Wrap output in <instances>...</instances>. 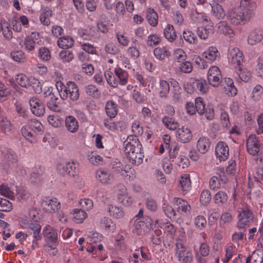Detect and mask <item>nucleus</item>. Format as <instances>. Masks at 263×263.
Wrapping results in <instances>:
<instances>
[{"label":"nucleus","instance_id":"nucleus-59","mask_svg":"<svg viewBox=\"0 0 263 263\" xmlns=\"http://www.w3.org/2000/svg\"><path fill=\"white\" fill-rule=\"evenodd\" d=\"M16 81L21 86L27 88L29 87L28 81L30 80V77H28L23 73H20L16 76Z\"/></svg>","mask_w":263,"mask_h":263},{"label":"nucleus","instance_id":"nucleus-50","mask_svg":"<svg viewBox=\"0 0 263 263\" xmlns=\"http://www.w3.org/2000/svg\"><path fill=\"white\" fill-rule=\"evenodd\" d=\"M2 29L4 38L7 41H10L13 38V32L10 25L6 21H4V25Z\"/></svg>","mask_w":263,"mask_h":263},{"label":"nucleus","instance_id":"nucleus-61","mask_svg":"<svg viewBox=\"0 0 263 263\" xmlns=\"http://www.w3.org/2000/svg\"><path fill=\"white\" fill-rule=\"evenodd\" d=\"M11 57L14 61L19 63L25 62L26 59L25 53L21 50L12 51Z\"/></svg>","mask_w":263,"mask_h":263},{"label":"nucleus","instance_id":"nucleus-37","mask_svg":"<svg viewBox=\"0 0 263 263\" xmlns=\"http://www.w3.org/2000/svg\"><path fill=\"white\" fill-rule=\"evenodd\" d=\"M108 211L109 215L114 218L119 219L122 218L124 215V212L122 208L117 206L116 205H109Z\"/></svg>","mask_w":263,"mask_h":263},{"label":"nucleus","instance_id":"nucleus-2","mask_svg":"<svg viewBox=\"0 0 263 263\" xmlns=\"http://www.w3.org/2000/svg\"><path fill=\"white\" fill-rule=\"evenodd\" d=\"M124 148L125 154L130 162L139 165L143 162L144 155L141 152L142 145L137 138L127 141Z\"/></svg>","mask_w":263,"mask_h":263},{"label":"nucleus","instance_id":"nucleus-41","mask_svg":"<svg viewBox=\"0 0 263 263\" xmlns=\"http://www.w3.org/2000/svg\"><path fill=\"white\" fill-rule=\"evenodd\" d=\"M52 15V11L49 7L44 8L40 17L41 22L44 25H49L50 23V18Z\"/></svg>","mask_w":263,"mask_h":263},{"label":"nucleus","instance_id":"nucleus-19","mask_svg":"<svg viewBox=\"0 0 263 263\" xmlns=\"http://www.w3.org/2000/svg\"><path fill=\"white\" fill-rule=\"evenodd\" d=\"M119 190L117 193V198L119 202L125 206H129L133 203V199L129 196L127 190L123 185L118 186Z\"/></svg>","mask_w":263,"mask_h":263},{"label":"nucleus","instance_id":"nucleus-13","mask_svg":"<svg viewBox=\"0 0 263 263\" xmlns=\"http://www.w3.org/2000/svg\"><path fill=\"white\" fill-rule=\"evenodd\" d=\"M228 179L224 173L217 174L216 176H213L210 180L209 185L211 189L217 190L224 187Z\"/></svg>","mask_w":263,"mask_h":263},{"label":"nucleus","instance_id":"nucleus-7","mask_svg":"<svg viewBox=\"0 0 263 263\" xmlns=\"http://www.w3.org/2000/svg\"><path fill=\"white\" fill-rule=\"evenodd\" d=\"M229 64L238 70H240L243 60L242 52L237 47L231 49L228 55Z\"/></svg>","mask_w":263,"mask_h":263},{"label":"nucleus","instance_id":"nucleus-10","mask_svg":"<svg viewBox=\"0 0 263 263\" xmlns=\"http://www.w3.org/2000/svg\"><path fill=\"white\" fill-rule=\"evenodd\" d=\"M41 43L42 40L40 33L34 31L25 37L24 41V46L27 51L30 52L34 50L36 44L40 45Z\"/></svg>","mask_w":263,"mask_h":263},{"label":"nucleus","instance_id":"nucleus-35","mask_svg":"<svg viewBox=\"0 0 263 263\" xmlns=\"http://www.w3.org/2000/svg\"><path fill=\"white\" fill-rule=\"evenodd\" d=\"M162 122L164 126L171 130H175L179 126V123L173 117L164 116L162 119Z\"/></svg>","mask_w":263,"mask_h":263},{"label":"nucleus","instance_id":"nucleus-6","mask_svg":"<svg viewBox=\"0 0 263 263\" xmlns=\"http://www.w3.org/2000/svg\"><path fill=\"white\" fill-rule=\"evenodd\" d=\"M158 221L159 220H156L154 223L149 217L137 218L135 221L134 229L138 234L141 235L148 229L156 228Z\"/></svg>","mask_w":263,"mask_h":263},{"label":"nucleus","instance_id":"nucleus-34","mask_svg":"<svg viewBox=\"0 0 263 263\" xmlns=\"http://www.w3.org/2000/svg\"><path fill=\"white\" fill-rule=\"evenodd\" d=\"M195 16V21L198 23L202 24L205 27H213V24L210 21L209 17L203 13H193L192 14V18L194 19Z\"/></svg>","mask_w":263,"mask_h":263},{"label":"nucleus","instance_id":"nucleus-12","mask_svg":"<svg viewBox=\"0 0 263 263\" xmlns=\"http://www.w3.org/2000/svg\"><path fill=\"white\" fill-rule=\"evenodd\" d=\"M114 118H105L103 120V125L105 128L111 132L118 133L125 128V123L124 121L120 120L114 121Z\"/></svg>","mask_w":263,"mask_h":263},{"label":"nucleus","instance_id":"nucleus-30","mask_svg":"<svg viewBox=\"0 0 263 263\" xmlns=\"http://www.w3.org/2000/svg\"><path fill=\"white\" fill-rule=\"evenodd\" d=\"M48 100L47 101V107L51 110L59 112L61 110V107L57 101L58 98L55 97L53 93L51 92L48 96Z\"/></svg>","mask_w":263,"mask_h":263},{"label":"nucleus","instance_id":"nucleus-31","mask_svg":"<svg viewBox=\"0 0 263 263\" xmlns=\"http://www.w3.org/2000/svg\"><path fill=\"white\" fill-rule=\"evenodd\" d=\"M228 198V195L226 192L220 191L214 195L213 201L216 205L223 206L227 204Z\"/></svg>","mask_w":263,"mask_h":263},{"label":"nucleus","instance_id":"nucleus-49","mask_svg":"<svg viewBox=\"0 0 263 263\" xmlns=\"http://www.w3.org/2000/svg\"><path fill=\"white\" fill-rule=\"evenodd\" d=\"M27 124L34 133L41 134L43 132V126L42 123L36 119L29 121Z\"/></svg>","mask_w":263,"mask_h":263},{"label":"nucleus","instance_id":"nucleus-47","mask_svg":"<svg viewBox=\"0 0 263 263\" xmlns=\"http://www.w3.org/2000/svg\"><path fill=\"white\" fill-rule=\"evenodd\" d=\"M263 253L261 251H254L246 259V263H262Z\"/></svg>","mask_w":263,"mask_h":263},{"label":"nucleus","instance_id":"nucleus-46","mask_svg":"<svg viewBox=\"0 0 263 263\" xmlns=\"http://www.w3.org/2000/svg\"><path fill=\"white\" fill-rule=\"evenodd\" d=\"M262 39V34L257 31H253L250 33L248 37V43L250 45H254L260 42Z\"/></svg>","mask_w":263,"mask_h":263},{"label":"nucleus","instance_id":"nucleus-15","mask_svg":"<svg viewBox=\"0 0 263 263\" xmlns=\"http://www.w3.org/2000/svg\"><path fill=\"white\" fill-rule=\"evenodd\" d=\"M135 78L143 87H145L146 90L148 92H151L154 88L156 83V80L153 77L147 76L146 77H144L141 74L136 73Z\"/></svg>","mask_w":263,"mask_h":263},{"label":"nucleus","instance_id":"nucleus-55","mask_svg":"<svg viewBox=\"0 0 263 263\" xmlns=\"http://www.w3.org/2000/svg\"><path fill=\"white\" fill-rule=\"evenodd\" d=\"M0 194L11 200L14 199L13 192L7 185L5 184L0 185Z\"/></svg>","mask_w":263,"mask_h":263},{"label":"nucleus","instance_id":"nucleus-32","mask_svg":"<svg viewBox=\"0 0 263 263\" xmlns=\"http://www.w3.org/2000/svg\"><path fill=\"white\" fill-rule=\"evenodd\" d=\"M169 83L164 80H160L159 83L158 92L160 98L166 99L170 93Z\"/></svg>","mask_w":263,"mask_h":263},{"label":"nucleus","instance_id":"nucleus-64","mask_svg":"<svg viewBox=\"0 0 263 263\" xmlns=\"http://www.w3.org/2000/svg\"><path fill=\"white\" fill-rule=\"evenodd\" d=\"M211 200L210 192L208 190L202 191L200 196V201L203 205H207Z\"/></svg>","mask_w":263,"mask_h":263},{"label":"nucleus","instance_id":"nucleus-60","mask_svg":"<svg viewBox=\"0 0 263 263\" xmlns=\"http://www.w3.org/2000/svg\"><path fill=\"white\" fill-rule=\"evenodd\" d=\"M29 87L31 86L35 92L40 93L41 91L42 87L39 80L34 77H30V80L28 81Z\"/></svg>","mask_w":263,"mask_h":263},{"label":"nucleus","instance_id":"nucleus-16","mask_svg":"<svg viewBox=\"0 0 263 263\" xmlns=\"http://www.w3.org/2000/svg\"><path fill=\"white\" fill-rule=\"evenodd\" d=\"M31 110L37 117L43 116L45 112L44 104L39 99L32 98L29 101Z\"/></svg>","mask_w":263,"mask_h":263},{"label":"nucleus","instance_id":"nucleus-42","mask_svg":"<svg viewBox=\"0 0 263 263\" xmlns=\"http://www.w3.org/2000/svg\"><path fill=\"white\" fill-rule=\"evenodd\" d=\"M212 13L217 19H223L226 16V12L221 5L215 3L212 5Z\"/></svg>","mask_w":263,"mask_h":263},{"label":"nucleus","instance_id":"nucleus-24","mask_svg":"<svg viewBox=\"0 0 263 263\" xmlns=\"http://www.w3.org/2000/svg\"><path fill=\"white\" fill-rule=\"evenodd\" d=\"M223 88L228 96H235L237 95V89L234 85L233 80L230 78H226L223 84Z\"/></svg>","mask_w":263,"mask_h":263},{"label":"nucleus","instance_id":"nucleus-38","mask_svg":"<svg viewBox=\"0 0 263 263\" xmlns=\"http://www.w3.org/2000/svg\"><path fill=\"white\" fill-rule=\"evenodd\" d=\"M73 220L77 223H81L87 217V214L82 209H74L72 210Z\"/></svg>","mask_w":263,"mask_h":263},{"label":"nucleus","instance_id":"nucleus-5","mask_svg":"<svg viewBox=\"0 0 263 263\" xmlns=\"http://www.w3.org/2000/svg\"><path fill=\"white\" fill-rule=\"evenodd\" d=\"M61 90H58L61 98L65 100L67 98H70L71 100L75 101L79 97V90L76 84L71 81L66 83V85H63Z\"/></svg>","mask_w":263,"mask_h":263},{"label":"nucleus","instance_id":"nucleus-11","mask_svg":"<svg viewBox=\"0 0 263 263\" xmlns=\"http://www.w3.org/2000/svg\"><path fill=\"white\" fill-rule=\"evenodd\" d=\"M41 206L45 212L53 213L60 209L61 205L60 202L57 198L45 197L42 201Z\"/></svg>","mask_w":263,"mask_h":263},{"label":"nucleus","instance_id":"nucleus-53","mask_svg":"<svg viewBox=\"0 0 263 263\" xmlns=\"http://www.w3.org/2000/svg\"><path fill=\"white\" fill-rule=\"evenodd\" d=\"M174 60L178 62H181L185 61L187 55L185 51L180 48L175 49L173 52Z\"/></svg>","mask_w":263,"mask_h":263},{"label":"nucleus","instance_id":"nucleus-18","mask_svg":"<svg viewBox=\"0 0 263 263\" xmlns=\"http://www.w3.org/2000/svg\"><path fill=\"white\" fill-rule=\"evenodd\" d=\"M215 154L220 161H225L229 155V149L227 144L222 141H220L216 145Z\"/></svg>","mask_w":263,"mask_h":263},{"label":"nucleus","instance_id":"nucleus-26","mask_svg":"<svg viewBox=\"0 0 263 263\" xmlns=\"http://www.w3.org/2000/svg\"><path fill=\"white\" fill-rule=\"evenodd\" d=\"M96 178L103 184H108L113 180V176L110 172L100 169L96 172Z\"/></svg>","mask_w":263,"mask_h":263},{"label":"nucleus","instance_id":"nucleus-28","mask_svg":"<svg viewBox=\"0 0 263 263\" xmlns=\"http://www.w3.org/2000/svg\"><path fill=\"white\" fill-rule=\"evenodd\" d=\"M170 83L172 86L171 93L173 100L175 102H178L181 99L182 89L179 83L176 80L172 79Z\"/></svg>","mask_w":263,"mask_h":263},{"label":"nucleus","instance_id":"nucleus-23","mask_svg":"<svg viewBox=\"0 0 263 263\" xmlns=\"http://www.w3.org/2000/svg\"><path fill=\"white\" fill-rule=\"evenodd\" d=\"M216 30L217 32L223 34L229 37H232L234 35L233 29L226 21H220L216 26Z\"/></svg>","mask_w":263,"mask_h":263},{"label":"nucleus","instance_id":"nucleus-44","mask_svg":"<svg viewBox=\"0 0 263 263\" xmlns=\"http://www.w3.org/2000/svg\"><path fill=\"white\" fill-rule=\"evenodd\" d=\"M146 19L149 25L153 27H155L158 24V16L157 13L153 9L149 8L147 9Z\"/></svg>","mask_w":263,"mask_h":263},{"label":"nucleus","instance_id":"nucleus-20","mask_svg":"<svg viewBox=\"0 0 263 263\" xmlns=\"http://www.w3.org/2000/svg\"><path fill=\"white\" fill-rule=\"evenodd\" d=\"M43 234L46 242L58 241V231L49 225H47L43 228Z\"/></svg>","mask_w":263,"mask_h":263},{"label":"nucleus","instance_id":"nucleus-62","mask_svg":"<svg viewBox=\"0 0 263 263\" xmlns=\"http://www.w3.org/2000/svg\"><path fill=\"white\" fill-rule=\"evenodd\" d=\"M233 220L232 214L229 212H224L222 213L219 223L220 225H224L231 223Z\"/></svg>","mask_w":263,"mask_h":263},{"label":"nucleus","instance_id":"nucleus-29","mask_svg":"<svg viewBox=\"0 0 263 263\" xmlns=\"http://www.w3.org/2000/svg\"><path fill=\"white\" fill-rule=\"evenodd\" d=\"M65 126L66 129L70 133H76L79 129V123L77 120L72 116H68L65 118Z\"/></svg>","mask_w":263,"mask_h":263},{"label":"nucleus","instance_id":"nucleus-9","mask_svg":"<svg viewBox=\"0 0 263 263\" xmlns=\"http://www.w3.org/2000/svg\"><path fill=\"white\" fill-rule=\"evenodd\" d=\"M206 78L210 85L215 87H218L222 78V74L219 68L217 66H211L208 70Z\"/></svg>","mask_w":263,"mask_h":263},{"label":"nucleus","instance_id":"nucleus-14","mask_svg":"<svg viewBox=\"0 0 263 263\" xmlns=\"http://www.w3.org/2000/svg\"><path fill=\"white\" fill-rule=\"evenodd\" d=\"M261 144L259 143L255 135H250L247 139V151L251 155L255 156Z\"/></svg>","mask_w":263,"mask_h":263},{"label":"nucleus","instance_id":"nucleus-48","mask_svg":"<svg viewBox=\"0 0 263 263\" xmlns=\"http://www.w3.org/2000/svg\"><path fill=\"white\" fill-rule=\"evenodd\" d=\"M87 158L90 163L93 165L102 164L103 162V158L96 152H89Z\"/></svg>","mask_w":263,"mask_h":263},{"label":"nucleus","instance_id":"nucleus-52","mask_svg":"<svg viewBox=\"0 0 263 263\" xmlns=\"http://www.w3.org/2000/svg\"><path fill=\"white\" fill-rule=\"evenodd\" d=\"M12 209L13 205L10 201L0 197V211L9 212Z\"/></svg>","mask_w":263,"mask_h":263},{"label":"nucleus","instance_id":"nucleus-4","mask_svg":"<svg viewBox=\"0 0 263 263\" xmlns=\"http://www.w3.org/2000/svg\"><path fill=\"white\" fill-rule=\"evenodd\" d=\"M236 211L238 212V226L239 228H243L252 222V212L246 204H242L241 207L237 208Z\"/></svg>","mask_w":263,"mask_h":263},{"label":"nucleus","instance_id":"nucleus-3","mask_svg":"<svg viewBox=\"0 0 263 263\" xmlns=\"http://www.w3.org/2000/svg\"><path fill=\"white\" fill-rule=\"evenodd\" d=\"M175 256L181 263H189L193 259L191 250L181 241H177L175 244Z\"/></svg>","mask_w":263,"mask_h":263},{"label":"nucleus","instance_id":"nucleus-22","mask_svg":"<svg viewBox=\"0 0 263 263\" xmlns=\"http://www.w3.org/2000/svg\"><path fill=\"white\" fill-rule=\"evenodd\" d=\"M211 145L209 139L206 137H200L196 143L197 151L201 154H205L209 150Z\"/></svg>","mask_w":263,"mask_h":263},{"label":"nucleus","instance_id":"nucleus-27","mask_svg":"<svg viewBox=\"0 0 263 263\" xmlns=\"http://www.w3.org/2000/svg\"><path fill=\"white\" fill-rule=\"evenodd\" d=\"M114 72L118 84L124 86L127 83L128 75L126 71L120 67H116L114 69Z\"/></svg>","mask_w":263,"mask_h":263},{"label":"nucleus","instance_id":"nucleus-36","mask_svg":"<svg viewBox=\"0 0 263 263\" xmlns=\"http://www.w3.org/2000/svg\"><path fill=\"white\" fill-rule=\"evenodd\" d=\"M154 54L157 59L163 60L166 58L169 57L171 53L166 47L162 46L156 48L154 50Z\"/></svg>","mask_w":263,"mask_h":263},{"label":"nucleus","instance_id":"nucleus-58","mask_svg":"<svg viewBox=\"0 0 263 263\" xmlns=\"http://www.w3.org/2000/svg\"><path fill=\"white\" fill-rule=\"evenodd\" d=\"M183 37L186 42L191 44H196L197 43L195 34L190 31H184Z\"/></svg>","mask_w":263,"mask_h":263},{"label":"nucleus","instance_id":"nucleus-25","mask_svg":"<svg viewBox=\"0 0 263 263\" xmlns=\"http://www.w3.org/2000/svg\"><path fill=\"white\" fill-rule=\"evenodd\" d=\"M173 203L176 206L177 212L180 214L185 213L191 210V206L187 202L180 198H174Z\"/></svg>","mask_w":263,"mask_h":263},{"label":"nucleus","instance_id":"nucleus-43","mask_svg":"<svg viewBox=\"0 0 263 263\" xmlns=\"http://www.w3.org/2000/svg\"><path fill=\"white\" fill-rule=\"evenodd\" d=\"M74 44V40L68 36H65L59 39L58 45L59 47L63 49H67L71 47Z\"/></svg>","mask_w":263,"mask_h":263},{"label":"nucleus","instance_id":"nucleus-54","mask_svg":"<svg viewBox=\"0 0 263 263\" xmlns=\"http://www.w3.org/2000/svg\"><path fill=\"white\" fill-rule=\"evenodd\" d=\"M112 167L114 171L120 173L123 177H125L127 173V171L125 167H124L121 163L117 160L112 163Z\"/></svg>","mask_w":263,"mask_h":263},{"label":"nucleus","instance_id":"nucleus-45","mask_svg":"<svg viewBox=\"0 0 263 263\" xmlns=\"http://www.w3.org/2000/svg\"><path fill=\"white\" fill-rule=\"evenodd\" d=\"M196 86V91H198L201 94L206 93L209 90V85L204 80H196L194 82Z\"/></svg>","mask_w":263,"mask_h":263},{"label":"nucleus","instance_id":"nucleus-1","mask_svg":"<svg viewBox=\"0 0 263 263\" xmlns=\"http://www.w3.org/2000/svg\"><path fill=\"white\" fill-rule=\"evenodd\" d=\"M256 4L251 0H241L239 7L230 10L228 17L231 23L235 25L248 22L253 14Z\"/></svg>","mask_w":263,"mask_h":263},{"label":"nucleus","instance_id":"nucleus-57","mask_svg":"<svg viewBox=\"0 0 263 263\" xmlns=\"http://www.w3.org/2000/svg\"><path fill=\"white\" fill-rule=\"evenodd\" d=\"M194 223L196 228L202 230L205 227L207 224L206 220L204 216L198 215L194 220Z\"/></svg>","mask_w":263,"mask_h":263},{"label":"nucleus","instance_id":"nucleus-21","mask_svg":"<svg viewBox=\"0 0 263 263\" xmlns=\"http://www.w3.org/2000/svg\"><path fill=\"white\" fill-rule=\"evenodd\" d=\"M178 187L183 195L190 191L191 188V181L189 175L184 174L180 177Z\"/></svg>","mask_w":263,"mask_h":263},{"label":"nucleus","instance_id":"nucleus-63","mask_svg":"<svg viewBox=\"0 0 263 263\" xmlns=\"http://www.w3.org/2000/svg\"><path fill=\"white\" fill-rule=\"evenodd\" d=\"M79 204L83 210L89 211L91 210L93 206V202L91 199L88 198L81 199L79 201Z\"/></svg>","mask_w":263,"mask_h":263},{"label":"nucleus","instance_id":"nucleus-17","mask_svg":"<svg viewBox=\"0 0 263 263\" xmlns=\"http://www.w3.org/2000/svg\"><path fill=\"white\" fill-rule=\"evenodd\" d=\"M176 136L177 139L183 143L190 142L193 137L190 128L186 126H182L178 128L176 130Z\"/></svg>","mask_w":263,"mask_h":263},{"label":"nucleus","instance_id":"nucleus-39","mask_svg":"<svg viewBox=\"0 0 263 263\" xmlns=\"http://www.w3.org/2000/svg\"><path fill=\"white\" fill-rule=\"evenodd\" d=\"M32 131L28 124L23 126L21 129L23 136L30 143H34L36 141L35 135Z\"/></svg>","mask_w":263,"mask_h":263},{"label":"nucleus","instance_id":"nucleus-51","mask_svg":"<svg viewBox=\"0 0 263 263\" xmlns=\"http://www.w3.org/2000/svg\"><path fill=\"white\" fill-rule=\"evenodd\" d=\"M78 164L74 161L67 162L66 174L70 176H76L78 173Z\"/></svg>","mask_w":263,"mask_h":263},{"label":"nucleus","instance_id":"nucleus-33","mask_svg":"<svg viewBox=\"0 0 263 263\" xmlns=\"http://www.w3.org/2000/svg\"><path fill=\"white\" fill-rule=\"evenodd\" d=\"M105 109L108 118H115L118 112V105L112 101L106 102Z\"/></svg>","mask_w":263,"mask_h":263},{"label":"nucleus","instance_id":"nucleus-56","mask_svg":"<svg viewBox=\"0 0 263 263\" xmlns=\"http://www.w3.org/2000/svg\"><path fill=\"white\" fill-rule=\"evenodd\" d=\"M225 256L222 259V261L223 263H228L235 254V248L232 246H227L225 247Z\"/></svg>","mask_w":263,"mask_h":263},{"label":"nucleus","instance_id":"nucleus-40","mask_svg":"<svg viewBox=\"0 0 263 263\" xmlns=\"http://www.w3.org/2000/svg\"><path fill=\"white\" fill-rule=\"evenodd\" d=\"M163 34L166 39L170 42H173L176 38V33L173 25L167 24L164 29Z\"/></svg>","mask_w":263,"mask_h":263},{"label":"nucleus","instance_id":"nucleus-8","mask_svg":"<svg viewBox=\"0 0 263 263\" xmlns=\"http://www.w3.org/2000/svg\"><path fill=\"white\" fill-rule=\"evenodd\" d=\"M202 57L205 62V63L202 64V68L205 69L208 67L206 63L212 64L219 60L220 54L216 47L211 46L202 52Z\"/></svg>","mask_w":263,"mask_h":263}]
</instances>
